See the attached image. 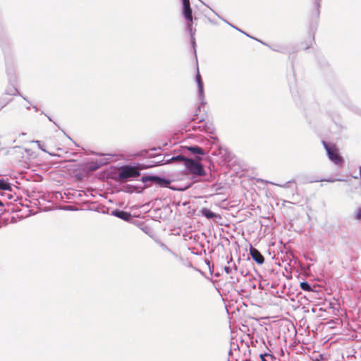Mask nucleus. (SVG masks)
<instances>
[{
    "label": "nucleus",
    "mask_w": 361,
    "mask_h": 361,
    "mask_svg": "<svg viewBox=\"0 0 361 361\" xmlns=\"http://www.w3.org/2000/svg\"><path fill=\"white\" fill-rule=\"evenodd\" d=\"M200 161H202V158L200 156H196L195 159H192L188 158L183 154H178L172 157L170 154H165L163 159L158 161V165L171 163L183 164L190 173L202 176L205 175V170Z\"/></svg>",
    "instance_id": "1"
},
{
    "label": "nucleus",
    "mask_w": 361,
    "mask_h": 361,
    "mask_svg": "<svg viewBox=\"0 0 361 361\" xmlns=\"http://www.w3.org/2000/svg\"><path fill=\"white\" fill-rule=\"evenodd\" d=\"M182 4H183V15L184 16V18L187 21V23H186L187 30L190 34L191 43L193 47L195 53H196L195 38V30L192 29V8L190 7V0H182Z\"/></svg>",
    "instance_id": "2"
},
{
    "label": "nucleus",
    "mask_w": 361,
    "mask_h": 361,
    "mask_svg": "<svg viewBox=\"0 0 361 361\" xmlns=\"http://www.w3.org/2000/svg\"><path fill=\"white\" fill-rule=\"evenodd\" d=\"M140 175L138 166L127 165L121 168L118 173V179L122 181H126L130 178H135Z\"/></svg>",
    "instance_id": "3"
},
{
    "label": "nucleus",
    "mask_w": 361,
    "mask_h": 361,
    "mask_svg": "<svg viewBox=\"0 0 361 361\" xmlns=\"http://www.w3.org/2000/svg\"><path fill=\"white\" fill-rule=\"evenodd\" d=\"M324 147L326 151L329 159L336 165L341 166L343 164V157L338 153L334 145L323 142Z\"/></svg>",
    "instance_id": "4"
},
{
    "label": "nucleus",
    "mask_w": 361,
    "mask_h": 361,
    "mask_svg": "<svg viewBox=\"0 0 361 361\" xmlns=\"http://www.w3.org/2000/svg\"><path fill=\"white\" fill-rule=\"evenodd\" d=\"M0 46L4 54L6 62L7 63L8 57L11 51V46L9 39L6 32L1 23H0Z\"/></svg>",
    "instance_id": "5"
},
{
    "label": "nucleus",
    "mask_w": 361,
    "mask_h": 361,
    "mask_svg": "<svg viewBox=\"0 0 361 361\" xmlns=\"http://www.w3.org/2000/svg\"><path fill=\"white\" fill-rule=\"evenodd\" d=\"M182 151L180 154H184L185 152H190L192 154L199 156V155H205L207 152L200 147L197 145H191V146H182Z\"/></svg>",
    "instance_id": "6"
},
{
    "label": "nucleus",
    "mask_w": 361,
    "mask_h": 361,
    "mask_svg": "<svg viewBox=\"0 0 361 361\" xmlns=\"http://www.w3.org/2000/svg\"><path fill=\"white\" fill-rule=\"evenodd\" d=\"M195 80L197 84L199 99L203 103L204 99V84L198 68L195 76Z\"/></svg>",
    "instance_id": "7"
},
{
    "label": "nucleus",
    "mask_w": 361,
    "mask_h": 361,
    "mask_svg": "<svg viewBox=\"0 0 361 361\" xmlns=\"http://www.w3.org/2000/svg\"><path fill=\"white\" fill-rule=\"evenodd\" d=\"M110 214L111 216H114L121 219H123L126 221H129L132 219V215L130 214V213L123 210H120L118 209H114L110 213Z\"/></svg>",
    "instance_id": "8"
},
{
    "label": "nucleus",
    "mask_w": 361,
    "mask_h": 361,
    "mask_svg": "<svg viewBox=\"0 0 361 361\" xmlns=\"http://www.w3.org/2000/svg\"><path fill=\"white\" fill-rule=\"evenodd\" d=\"M250 254L254 261L258 264H262L264 262V257L261 252L256 248L250 247Z\"/></svg>",
    "instance_id": "9"
},
{
    "label": "nucleus",
    "mask_w": 361,
    "mask_h": 361,
    "mask_svg": "<svg viewBox=\"0 0 361 361\" xmlns=\"http://www.w3.org/2000/svg\"><path fill=\"white\" fill-rule=\"evenodd\" d=\"M224 271L228 274H233V272H236L237 266L233 261L232 257L228 261V265L224 267Z\"/></svg>",
    "instance_id": "10"
},
{
    "label": "nucleus",
    "mask_w": 361,
    "mask_h": 361,
    "mask_svg": "<svg viewBox=\"0 0 361 361\" xmlns=\"http://www.w3.org/2000/svg\"><path fill=\"white\" fill-rule=\"evenodd\" d=\"M109 159H101L100 161H96L94 162H92V163H90V169L92 171H96L98 169H99L101 166H102L103 165L109 164Z\"/></svg>",
    "instance_id": "11"
},
{
    "label": "nucleus",
    "mask_w": 361,
    "mask_h": 361,
    "mask_svg": "<svg viewBox=\"0 0 361 361\" xmlns=\"http://www.w3.org/2000/svg\"><path fill=\"white\" fill-rule=\"evenodd\" d=\"M255 39V38H254ZM258 42H261L262 44L268 46L271 50L277 52L284 53L286 51V47L282 44H274L272 45H268L266 43L262 42V41L256 39Z\"/></svg>",
    "instance_id": "12"
},
{
    "label": "nucleus",
    "mask_w": 361,
    "mask_h": 361,
    "mask_svg": "<svg viewBox=\"0 0 361 361\" xmlns=\"http://www.w3.org/2000/svg\"><path fill=\"white\" fill-rule=\"evenodd\" d=\"M155 183L161 187L168 188L171 183V180L169 179L165 178L164 177L157 176L156 180H155Z\"/></svg>",
    "instance_id": "13"
},
{
    "label": "nucleus",
    "mask_w": 361,
    "mask_h": 361,
    "mask_svg": "<svg viewBox=\"0 0 361 361\" xmlns=\"http://www.w3.org/2000/svg\"><path fill=\"white\" fill-rule=\"evenodd\" d=\"M24 152H25V149L21 147H19V146H16V147H13V148H11L9 151H8V153L10 154H16L17 155V158H22L23 157V154H24Z\"/></svg>",
    "instance_id": "14"
},
{
    "label": "nucleus",
    "mask_w": 361,
    "mask_h": 361,
    "mask_svg": "<svg viewBox=\"0 0 361 361\" xmlns=\"http://www.w3.org/2000/svg\"><path fill=\"white\" fill-rule=\"evenodd\" d=\"M201 214L208 219L217 217V214L207 208H202L201 209Z\"/></svg>",
    "instance_id": "15"
},
{
    "label": "nucleus",
    "mask_w": 361,
    "mask_h": 361,
    "mask_svg": "<svg viewBox=\"0 0 361 361\" xmlns=\"http://www.w3.org/2000/svg\"><path fill=\"white\" fill-rule=\"evenodd\" d=\"M18 90L17 88L13 85H8L6 90H5V94L7 95V96H13V95H15L18 93Z\"/></svg>",
    "instance_id": "16"
},
{
    "label": "nucleus",
    "mask_w": 361,
    "mask_h": 361,
    "mask_svg": "<svg viewBox=\"0 0 361 361\" xmlns=\"http://www.w3.org/2000/svg\"><path fill=\"white\" fill-rule=\"evenodd\" d=\"M0 190H11V186L10 183L4 179H0Z\"/></svg>",
    "instance_id": "17"
},
{
    "label": "nucleus",
    "mask_w": 361,
    "mask_h": 361,
    "mask_svg": "<svg viewBox=\"0 0 361 361\" xmlns=\"http://www.w3.org/2000/svg\"><path fill=\"white\" fill-rule=\"evenodd\" d=\"M12 101V99L5 94L0 97V104L3 107H5Z\"/></svg>",
    "instance_id": "18"
},
{
    "label": "nucleus",
    "mask_w": 361,
    "mask_h": 361,
    "mask_svg": "<svg viewBox=\"0 0 361 361\" xmlns=\"http://www.w3.org/2000/svg\"><path fill=\"white\" fill-rule=\"evenodd\" d=\"M156 176H155V175H145L142 177L141 180L144 183H146L147 182H154L155 183Z\"/></svg>",
    "instance_id": "19"
},
{
    "label": "nucleus",
    "mask_w": 361,
    "mask_h": 361,
    "mask_svg": "<svg viewBox=\"0 0 361 361\" xmlns=\"http://www.w3.org/2000/svg\"><path fill=\"white\" fill-rule=\"evenodd\" d=\"M320 1H321V0H317V1L315 2V4H314L315 9H314V11L312 12V15H313L316 18H319V13H320V11H319V8H320V6H321Z\"/></svg>",
    "instance_id": "20"
},
{
    "label": "nucleus",
    "mask_w": 361,
    "mask_h": 361,
    "mask_svg": "<svg viewBox=\"0 0 361 361\" xmlns=\"http://www.w3.org/2000/svg\"><path fill=\"white\" fill-rule=\"evenodd\" d=\"M300 286L301 289L305 291L310 292V291L312 290V288L310 284L307 281H305L300 282Z\"/></svg>",
    "instance_id": "21"
},
{
    "label": "nucleus",
    "mask_w": 361,
    "mask_h": 361,
    "mask_svg": "<svg viewBox=\"0 0 361 361\" xmlns=\"http://www.w3.org/2000/svg\"><path fill=\"white\" fill-rule=\"evenodd\" d=\"M260 358L262 361H274L275 359L273 355L268 353L261 354Z\"/></svg>",
    "instance_id": "22"
},
{
    "label": "nucleus",
    "mask_w": 361,
    "mask_h": 361,
    "mask_svg": "<svg viewBox=\"0 0 361 361\" xmlns=\"http://www.w3.org/2000/svg\"><path fill=\"white\" fill-rule=\"evenodd\" d=\"M295 183V180H288V181L286 182L283 184H276V185L281 188H287L289 187L290 183Z\"/></svg>",
    "instance_id": "23"
},
{
    "label": "nucleus",
    "mask_w": 361,
    "mask_h": 361,
    "mask_svg": "<svg viewBox=\"0 0 361 361\" xmlns=\"http://www.w3.org/2000/svg\"><path fill=\"white\" fill-rule=\"evenodd\" d=\"M204 128H205V126L204 124L199 125V126L194 125L192 126V128L193 129V130H197L198 129L200 131H202V130H204Z\"/></svg>",
    "instance_id": "24"
},
{
    "label": "nucleus",
    "mask_w": 361,
    "mask_h": 361,
    "mask_svg": "<svg viewBox=\"0 0 361 361\" xmlns=\"http://www.w3.org/2000/svg\"><path fill=\"white\" fill-rule=\"evenodd\" d=\"M159 245L160 247L165 251H167V252H169L171 253H172L173 255H175L176 254L174 252H173L168 247L167 245H166L164 243H159Z\"/></svg>",
    "instance_id": "25"
},
{
    "label": "nucleus",
    "mask_w": 361,
    "mask_h": 361,
    "mask_svg": "<svg viewBox=\"0 0 361 361\" xmlns=\"http://www.w3.org/2000/svg\"><path fill=\"white\" fill-rule=\"evenodd\" d=\"M336 180H340V179H321V180H311L310 183L313 182H318V181H326V182H334Z\"/></svg>",
    "instance_id": "26"
},
{
    "label": "nucleus",
    "mask_w": 361,
    "mask_h": 361,
    "mask_svg": "<svg viewBox=\"0 0 361 361\" xmlns=\"http://www.w3.org/2000/svg\"><path fill=\"white\" fill-rule=\"evenodd\" d=\"M355 219L357 220L361 219V208H359L355 213Z\"/></svg>",
    "instance_id": "27"
},
{
    "label": "nucleus",
    "mask_w": 361,
    "mask_h": 361,
    "mask_svg": "<svg viewBox=\"0 0 361 361\" xmlns=\"http://www.w3.org/2000/svg\"><path fill=\"white\" fill-rule=\"evenodd\" d=\"M6 72H7L8 75L9 76V82H11V76L12 75L13 70H12V68L7 67Z\"/></svg>",
    "instance_id": "28"
},
{
    "label": "nucleus",
    "mask_w": 361,
    "mask_h": 361,
    "mask_svg": "<svg viewBox=\"0 0 361 361\" xmlns=\"http://www.w3.org/2000/svg\"><path fill=\"white\" fill-rule=\"evenodd\" d=\"M224 21L225 23H226L227 24H228L230 26L233 27V28L236 29L237 30L244 33L245 35H246L247 36L250 37L247 34L245 33L244 32H243L242 30H240V29L237 28L236 27L233 26L232 24L229 23L227 20H224Z\"/></svg>",
    "instance_id": "29"
},
{
    "label": "nucleus",
    "mask_w": 361,
    "mask_h": 361,
    "mask_svg": "<svg viewBox=\"0 0 361 361\" xmlns=\"http://www.w3.org/2000/svg\"><path fill=\"white\" fill-rule=\"evenodd\" d=\"M210 139H211V142L212 145H215L216 143V142L218 141V139L216 137L211 136Z\"/></svg>",
    "instance_id": "30"
},
{
    "label": "nucleus",
    "mask_w": 361,
    "mask_h": 361,
    "mask_svg": "<svg viewBox=\"0 0 361 361\" xmlns=\"http://www.w3.org/2000/svg\"><path fill=\"white\" fill-rule=\"evenodd\" d=\"M35 142L37 144L39 149H41L43 152H46V150L42 146L40 141L36 140V141H35Z\"/></svg>",
    "instance_id": "31"
},
{
    "label": "nucleus",
    "mask_w": 361,
    "mask_h": 361,
    "mask_svg": "<svg viewBox=\"0 0 361 361\" xmlns=\"http://www.w3.org/2000/svg\"><path fill=\"white\" fill-rule=\"evenodd\" d=\"M101 212L103 214H109V209L106 207H102Z\"/></svg>",
    "instance_id": "32"
},
{
    "label": "nucleus",
    "mask_w": 361,
    "mask_h": 361,
    "mask_svg": "<svg viewBox=\"0 0 361 361\" xmlns=\"http://www.w3.org/2000/svg\"><path fill=\"white\" fill-rule=\"evenodd\" d=\"M231 279L233 283H235V282H238V279H235L234 276H233L232 275L231 276Z\"/></svg>",
    "instance_id": "33"
},
{
    "label": "nucleus",
    "mask_w": 361,
    "mask_h": 361,
    "mask_svg": "<svg viewBox=\"0 0 361 361\" xmlns=\"http://www.w3.org/2000/svg\"><path fill=\"white\" fill-rule=\"evenodd\" d=\"M32 107H33V109H35V111H38V109L36 106H33Z\"/></svg>",
    "instance_id": "34"
},
{
    "label": "nucleus",
    "mask_w": 361,
    "mask_h": 361,
    "mask_svg": "<svg viewBox=\"0 0 361 361\" xmlns=\"http://www.w3.org/2000/svg\"><path fill=\"white\" fill-rule=\"evenodd\" d=\"M23 98L24 100L28 102L25 97H23Z\"/></svg>",
    "instance_id": "35"
},
{
    "label": "nucleus",
    "mask_w": 361,
    "mask_h": 361,
    "mask_svg": "<svg viewBox=\"0 0 361 361\" xmlns=\"http://www.w3.org/2000/svg\"><path fill=\"white\" fill-rule=\"evenodd\" d=\"M151 150H152V151H156L157 149H156V148H153V149H152Z\"/></svg>",
    "instance_id": "36"
},
{
    "label": "nucleus",
    "mask_w": 361,
    "mask_h": 361,
    "mask_svg": "<svg viewBox=\"0 0 361 361\" xmlns=\"http://www.w3.org/2000/svg\"><path fill=\"white\" fill-rule=\"evenodd\" d=\"M3 205V203L1 202V201L0 200V206H2Z\"/></svg>",
    "instance_id": "37"
},
{
    "label": "nucleus",
    "mask_w": 361,
    "mask_h": 361,
    "mask_svg": "<svg viewBox=\"0 0 361 361\" xmlns=\"http://www.w3.org/2000/svg\"><path fill=\"white\" fill-rule=\"evenodd\" d=\"M30 107L29 106H27V107H26L27 109H30Z\"/></svg>",
    "instance_id": "38"
},
{
    "label": "nucleus",
    "mask_w": 361,
    "mask_h": 361,
    "mask_svg": "<svg viewBox=\"0 0 361 361\" xmlns=\"http://www.w3.org/2000/svg\"><path fill=\"white\" fill-rule=\"evenodd\" d=\"M48 118H49V121H52L51 118L49 116H48Z\"/></svg>",
    "instance_id": "39"
},
{
    "label": "nucleus",
    "mask_w": 361,
    "mask_h": 361,
    "mask_svg": "<svg viewBox=\"0 0 361 361\" xmlns=\"http://www.w3.org/2000/svg\"><path fill=\"white\" fill-rule=\"evenodd\" d=\"M207 265L209 266V262H207ZM210 268V267H209Z\"/></svg>",
    "instance_id": "40"
}]
</instances>
